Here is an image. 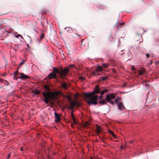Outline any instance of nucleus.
I'll return each mask as SVG.
<instances>
[{"label":"nucleus","mask_w":159,"mask_h":159,"mask_svg":"<svg viewBox=\"0 0 159 159\" xmlns=\"http://www.w3.org/2000/svg\"><path fill=\"white\" fill-rule=\"evenodd\" d=\"M108 90L107 89H104L103 90H102L100 87L96 85L94 90L91 92L85 93L84 94V97L88 104L89 105L92 104L95 105L98 102V96L94 94H97L100 93L101 95H103L105 93H107L108 92Z\"/></svg>","instance_id":"1"},{"label":"nucleus","mask_w":159,"mask_h":159,"mask_svg":"<svg viewBox=\"0 0 159 159\" xmlns=\"http://www.w3.org/2000/svg\"><path fill=\"white\" fill-rule=\"evenodd\" d=\"M43 95L44 98V102L47 104H48L50 100V87L49 84L44 85V90L43 92Z\"/></svg>","instance_id":"2"},{"label":"nucleus","mask_w":159,"mask_h":159,"mask_svg":"<svg viewBox=\"0 0 159 159\" xmlns=\"http://www.w3.org/2000/svg\"><path fill=\"white\" fill-rule=\"evenodd\" d=\"M115 98V96L113 94L109 93L106 94V99L107 101L111 104H113L115 103L118 102V101L116 98L114 101L111 100L112 99H114Z\"/></svg>","instance_id":"3"},{"label":"nucleus","mask_w":159,"mask_h":159,"mask_svg":"<svg viewBox=\"0 0 159 159\" xmlns=\"http://www.w3.org/2000/svg\"><path fill=\"white\" fill-rule=\"evenodd\" d=\"M53 72L50 73V79L52 78L56 79L57 73L59 72V70L56 67L53 68Z\"/></svg>","instance_id":"4"},{"label":"nucleus","mask_w":159,"mask_h":159,"mask_svg":"<svg viewBox=\"0 0 159 159\" xmlns=\"http://www.w3.org/2000/svg\"><path fill=\"white\" fill-rule=\"evenodd\" d=\"M102 67L98 66L95 69V71H93L92 72V75L93 76H95L98 75V73L102 71Z\"/></svg>","instance_id":"5"},{"label":"nucleus","mask_w":159,"mask_h":159,"mask_svg":"<svg viewBox=\"0 0 159 159\" xmlns=\"http://www.w3.org/2000/svg\"><path fill=\"white\" fill-rule=\"evenodd\" d=\"M69 69L68 68H66L64 70L61 71L62 75L61 78L62 79L64 78L67 75Z\"/></svg>","instance_id":"6"},{"label":"nucleus","mask_w":159,"mask_h":159,"mask_svg":"<svg viewBox=\"0 0 159 159\" xmlns=\"http://www.w3.org/2000/svg\"><path fill=\"white\" fill-rule=\"evenodd\" d=\"M70 108L71 110H73L74 107L78 105V103L76 102H73L72 101H70Z\"/></svg>","instance_id":"7"},{"label":"nucleus","mask_w":159,"mask_h":159,"mask_svg":"<svg viewBox=\"0 0 159 159\" xmlns=\"http://www.w3.org/2000/svg\"><path fill=\"white\" fill-rule=\"evenodd\" d=\"M54 115L55 116V121L56 122H59L60 120V115L58 114L57 112H54Z\"/></svg>","instance_id":"8"},{"label":"nucleus","mask_w":159,"mask_h":159,"mask_svg":"<svg viewBox=\"0 0 159 159\" xmlns=\"http://www.w3.org/2000/svg\"><path fill=\"white\" fill-rule=\"evenodd\" d=\"M118 109L119 110H122V108H124L125 107L121 102H119L117 104Z\"/></svg>","instance_id":"9"},{"label":"nucleus","mask_w":159,"mask_h":159,"mask_svg":"<svg viewBox=\"0 0 159 159\" xmlns=\"http://www.w3.org/2000/svg\"><path fill=\"white\" fill-rule=\"evenodd\" d=\"M20 78L22 79H27L29 78L28 76L25 75L23 73H20Z\"/></svg>","instance_id":"10"},{"label":"nucleus","mask_w":159,"mask_h":159,"mask_svg":"<svg viewBox=\"0 0 159 159\" xmlns=\"http://www.w3.org/2000/svg\"><path fill=\"white\" fill-rule=\"evenodd\" d=\"M71 117L72 118V120H73L74 123L75 124H77V123L76 122L75 117V116L73 114V111H72L71 113Z\"/></svg>","instance_id":"11"},{"label":"nucleus","mask_w":159,"mask_h":159,"mask_svg":"<svg viewBox=\"0 0 159 159\" xmlns=\"http://www.w3.org/2000/svg\"><path fill=\"white\" fill-rule=\"evenodd\" d=\"M37 155L38 157L39 158L43 157L42 153L40 151H38L37 152Z\"/></svg>","instance_id":"12"},{"label":"nucleus","mask_w":159,"mask_h":159,"mask_svg":"<svg viewBox=\"0 0 159 159\" xmlns=\"http://www.w3.org/2000/svg\"><path fill=\"white\" fill-rule=\"evenodd\" d=\"M99 103L100 104L104 105V104H107V102H106V101L105 100H103V99H101L99 102Z\"/></svg>","instance_id":"13"},{"label":"nucleus","mask_w":159,"mask_h":159,"mask_svg":"<svg viewBox=\"0 0 159 159\" xmlns=\"http://www.w3.org/2000/svg\"><path fill=\"white\" fill-rule=\"evenodd\" d=\"M61 87L65 89H67L68 88L67 85L65 83H63L62 84Z\"/></svg>","instance_id":"14"},{"label":"nucleus","mask_w":159,"mask_h":159,"mask_svg":"<svg viewBox=\"0 0 159 159\" xmlns=\"http://www.w3.org/2000/svg\"><path fill=\"white\" fill-rule=\"evenodd\" d=\"M50 100L51 99H55L56 98V97L55 96V94H54V95L53 97H52L53 95H54V94H53V93H52L51 91H50Z\"/></svg>","instance_id":"15"},{"label":"nucleus","mask_w":159,"mask_h":159,"mask_svg":"<svg viewBox=\"0 0 159 159\" xmlns=\"http://www.w3.org/2000/svg\"><path fill=\"white\" fill-rule=\"evenodd\" d=\"M66 98L67 100H68L69 101V102L70 101H71V97L70 95H68L66 96Z\"/></svg>","instance_id":"16"},{"label":"nucleus","mask_w":159,"mask_h":159,"mask_svg":"<svg viewBox=\"0 0 159 159\" xmlns=\"http://www.w3.org/2000/svg\"><path fill=\"white\" fill-rule=\"evenodd\" d=\"M128 54L129 56V59L132 58V54L131 52H130L129 51L128 52Z\"/></svg>","instance_id":"17"},{"label":"nucleus","mask_w":159,"mask_h":159,"mask_svg":"<svg viewBox=\"0 0 159 159\" xmlns=\"http://www.w3.org/2000/svg\"><path fill=\"white\" fill-rule=\"evenodd\" d=\"M102 66L105 68H107L108 67L109 65L108 63H102Z\"/></svg>","instance_id":"18"},{"label":"nucleus","mask_w":159,"mask_h":159,"mask_svg":"<svg viewBox=\"0 0 159 159\" xmlns=\"http://www.w3.org/2000/svg\"><path fill=\"white\" fill-rule=\"evenodd\" d=\"M44 34H41V35L40 36V38L41 40L44 37Z\"/></svg>","instance_id":"19"},{"label":"nucleus","mask_w":159,"mask_h":159,"mask_svg":"<svg viewBox=\"0 0 159 159\" xmlns=\"http://www.w3.org/2000/svg\"><path fill=\"white\" fill-rule=\"evenodd\" d=\"M107 79V77H102V81L105 80Z\"/></svg>","instance_id":"20"},{"label":"nucleus","mask_w":159,"mask_h":159,"mask_svg":"<svg viewBox=\"0 0 159 159\" xmlns=\"http://www.w3.org/2000/svg\"><path fill=\"white\" fill-rule=\"evenodd\" d=\"M19 37H21V38H23L22 36L21 35H20V34H17L16 35V37L17 38Z\"/></svg>","instance_id":"21"},{"label":"nucleus","mask_w":159,"mask_h":159,"mask_svg":"<svg viewBox=\"0 0 159 159\" xmlns=\"http://www.w3.org/2000/svg\"><path fill=\"white\" fill-rule=\"evenodd\" d=\"M50 78V74H48V77H47V78H46V79L44 80V82H46V80H47V78Z\"/></svg>","instance_id":"22"},{"label":"nucleus","mask_w":159,"mask_h":159,"mask_svg":"<svg viewBox=\"0 0 159 159\" xmlns=\"http://www.w3.org/2000/svg\"><path fill=\"white\" fill-rule=\"evenodd\" d=\"M102 95H101L99 97L98 96V98L99 100H101V99H102Z\"/></svg>","instance_id":"23"},{"label":"nucleus","mask_w":159,"mask_h":159,"mask_svg":"<svg viewBox=\"0 0 159 159\" xmlns=\"http://www.w3.org/2000/svg\"><path fill=\"white\" fill-rule=\"evenodd\" d=\"M138 73H139V75H141L143 74V72H142V71H141L140 70H139L138 71Z\"/></svg>","instance_id":"24"},{"label":"nucleus","mask_w":159,"mask_h":159,"mask_svg":"<svg viewBox=\"0 0 159 159\" xmlns=\"http://www.w3.org/2000/svg\"><path fill=\"white\" fill-rule=\"evenodd\" d=\"M24 61L23 60L19 64V66H21L23 64H24Z\"/></svg>","instance_id":"25"},{"label":"nucleus","mask_w":159,"mask_h":159,"mask_svg":"<svg viewBox=\"0 0 159 159\" xmlns=\"http://www.w3.org/2000/svg\"><path fill=\"white\" fill-rule=\"evenodd\" d=\"M80 79L81 80H83V81H84L85 80V79L84 77H80Z\"/></svg>","instance_id":"26"},{"label":"nucleus","mask_w":159,"mask_h":159,"mask_svg":"<svg viewBox=\"0 0 159 159\" xmlns=\"http://www.w3.org/2000/svg\"><path fill=\"white\" fill-rule=\"evenodd\" d=\"M123 24V22H121V23H118L117 22L116 24H117L118 25H122Z\"/></svg>","instance_id":"27"},{"label":"nucleus","mask_w":159,"mask_h":159,"mask_svg":"<svg viewBox=\"0 0 159 159\" xmlns=\"http://www.w3.org/2000/svg\"><path fill=\"white\" fill-rule=\"evenodd\" d=\"M118 101H120L121 99V98L119 97H117L116 98Z\"/></svg>","instance_id":"28"},{"label":"nucleus","mask_w":159,"mask_h":159,"mask_svg":"<svg viewBox=\"0 0 159 159\" xmlns=\"http://www.w3.org/2000/svg\"><path fill=\"white\" fill-rule=\"evenodd\" d=\"M131 68L133 71H134L135 70V69L134 66H131Z\"/></svg>","instance_id":"29"},{"label":"nucleus","mask_w":159,"mask_h":159,"mask_svg":"<svg viewBox=\"0 0 159 159\" xmlns=\"http://www.w3.org/2000/svg\"><path fill=\"white\" fill-rule=\"evenodd\" d=\"M109 132H110L111 134H114V133L111 131V130H109Z\"/></svg>","instance_id":"30"},{"label":"nucleus","mask_w":159,"mask_h":159,"mask_svg":"<svg viewBox=\"0 0 159 159\" xmlns=\"http://www.w3.org/2000/svg\"><path fill=\"white\" fill-rule=\"evenodd\" d=\"M146 57H147V58H149V56H150V55H149V54H148V53H147V54H146Z\"/></svg>","instance_id":"31"},{"label":"nucleus","mask_w":159,"mask_h":159,"mask_svg":"<svg viewBox=\"0 0 159 159\" xmlns=\"http://www.w3.org/2000/svg\"><path fill=\"white\" fill-rule=\"evenodd\" d=\"M17 72H18V71L17 70V71H14V75H16V74L17 73Z\"/></svg>","instance_id":"32"},{"label":"nucleus","mask_w":159,"mask_h":159,"mask_svg":"<svg viewBox=\"0 0 159 159\" xmlns=\"http://www.w3.org/2000/svg\"><path fill=\"white\" fill-rule=\"evenodd\" d=\"M98 130L99 131H100V128L99 126H98Z\"/></svg>","instance_id":"33"},{"label":"nucleus","mask_w":159,"mask_h":159,"mask_svg":"<svg viewBox=\"0 0 159 159\" xmlns=\"http://www.w3.org/2000/svg\"><path fill=\"white\" fill-rule=\"evenodd\" d=\"M10 155H11L10 153H9V154H8V156L7 157V159L9 158L10 157Z\"/></svg>","instance_id":"34"},{"label":"nucleus","mask_w":159,"mask_h":159,"mask_svg":"<svg viewBox=\"0 0 159 159\" xmlns=\"http://www.w3.org/2000/svg\"><path fill=\"white\" fill-rule=\"evenodd\" d=\"M112 135L114 138H116V135L114 133V134H112Z\"/></svg>","instance_id":"35"},{"label":"nucleus","mask_w":159,"mask_h":159,"mask_svg":"<svg viewBox=\"0 0 159 159\" xmlns=\"http://www.w3.org/2000/svg\"><path fill=\"white\" fill-rule=\"evenodd\" d=\"M40 93V91H37L36 92V93L37 94H38Z\"/></svg>","instance_id":"36"},{"label":"nucleus","mask_w":159,"mask_h":159,"mask_svg":"<svg viewBox=\"0 0 159 159\" xmlns=\"http://www.w3.org/2000/svg\"><path fill=\"white\" fill-rule=\"evenodd\" d=\"M20 151H23V147H21L20 149Z\"/></svg>","instance_id":"37"},{"label":"nucleus","mask_w":159,"mask_h":159,"mask_svg":"<svg viewBox=\"0 0 159 159\" xmlns=\"http://www.w3.org/2000/svg\"><path fill=\"white\" fill-rule=\"evenodd\" d=\"M13 79H14V80H17V78L15 76L13 78Z\"/></svg>","instance_id":"38"},{"label":"nucleus","mask_w":159,"mask_h":159,"mask_svg":"<svg viewBox=\"0 0 159 159\" xmlns=\"http://www.w3.org/2000/svg\"><path fill=\"white\" fill-rule=\"evenodd\" d=\"M3 80V79H0V81L2 82Z\"/></svg>","instance_id":"39"},{"label":"nucleus","mask_w":159,"mask_h":159,"mask_svg":"<svg viewBox=\"0 0 159 159\" xmlns=\"http://www.w3.org/2000/svg\"><path fill=\"white\" fill-rule=\"evenodd\" d=\"M70 66H71V67H74V65H71Z\"/></svg>","instance_id":"40"},{"label":"nucleus","mask_w":159,"mask_h":159,"mask_svg":"<svg viewBox=\"0 0 159 159\" xmlns=\"http://www.w3.org/2000/svg\"><path fill=\"white\" fill-rule=\"evenodd\" d=\"M130 143H132L133 142V141H131L129 142Z\"/></svg>","instance_id":"41"},{"label":"nucleus","mask_w":159,"mask_h":159,"mask_svg":"<svg viewBox=\"0 0 159 159\" xmlns=\"http://www.w3.org/2000/svg\"><path fill=\"white\" fill-rule=\"evenodd\" d=\"M51 102H50V107H52L51 105Z\"/></svg>","instance_id":"42"},{"label":"nucleus","mask_w":159,"mask_h":159,"mask_svg":"<svg viewBox=\"0 0 159 159\" xmlns=\"http://www.w3.org/2000/svg\"><path fill=\"white\" fill-rule=\"evenodd\" d=\"M68 28V27H66L65 28V29L66 30Z\"/></svg>","instance_id":"43"},{"label":"nucleus","mask_w":159,"mask_h":159,"mask_svg":"<svg viewBox=\"0 0 159 159\" xmlns=\"http://www.w3.org/2000/svg\"><path fill=\"white\" fill-rule=\"evenodd\" d=\"M27 47H29V45L28 44H27Z\"/></svg>","instance_id":"44"},{"label":"nucleus","mask_w":159,"mask_h":159,"mask_svg":"<svg viewBox=\"0 0 159 159\" xmlns=\"http://www.w3.org/2000/svg\"><path fill=\"white\" fill-rule=\"evenodd\" d=\"M52 110H53V111H54V108H52Z\"/></svg>","instance_id":"45"},{"label":"nucleus","mask_w":159,"mask_h":159,"mask_svg":"<svg viewBox=\"0 0 159 159\" xmlns=\"http://www.w3.org/2000/svg\"><path fill=\"white\" fill-rule=\"evenodd\" d=\"M50 142H51L52 141L51 139V138H50Z\"/></svg>","instance_id":"46"},{"label":"nucleus","mask_w":159,"mask_h":159,"mask_svg":"<svg viewBox=\"0 0 159 159\" xmlns=\"http://www.w3.org/2000/svg\"><path fill=\"white\" fill-rule=\"evenodd\" d=\"M90 159H93V158H92V157H91Z\"/></svg>","instance_id":"47"},{"label":"nucleus","mask_w":159,"mask_h":159,"mask_svg":"<svg viewBox=\"0 0 159 159\" xmlns=\"http://www.w3.org/2000/svg\"><path fill=\"white\" fill-rule=\"evenodd\" d=\"M50 159H51V157L50 156Z\"/></svg>","instance_id":"48"},{"label":"nucleus","mask_w":159,"mask_h":159,"mask_svg":"<svg viewBox=\"0 0 159 159\" xmlns=\"http://www.w3.org/2000/svg\"><path fill=\"white\" fill-rule=\"evenodd\" d=\"M121 26H120V27L119 28H121Z\"/></svg>","instance_id":"49"},{"label":"nucleus","mask_w":159,"mask_h":159,"mask_svg":"<svg viewBox=\"0 0 159 159\" xmlns=\"http://www.w3.org/2000/svg\"><path fill=\"white\" fill-rule=\"evenodd\" d=\"M28 37H29V38H30V36H28Z\"/></svg>","instance_id":"50"}]
</instances>
